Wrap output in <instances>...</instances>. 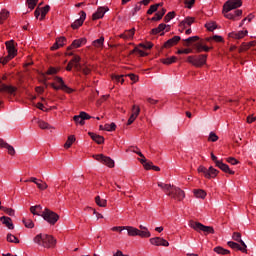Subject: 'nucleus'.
Instances as JSON below:
<instances>
[{"instance_id": "nucleus-22", "label": "nucleus", "mask_w": 256, "mask_h": 256, "mask_svg": "<svg viewBox=\"0 0 256 256\" xmlns=\"http://www.w3.org/2000/svg\"><path fill=\"white\" fill-rule=\"evenodd\" d=\"M67 43V38L65 37H59L56 39V42L51 47V51H57V49H60V47H63Z\"/></svg>"}, {"instance_id": "nucleus-26", "label": "nucleus", "mask_w": 256, "mask_h": 256, "mask_svg": "<svg viewBox=\"0 0 256 256\" xmlns=\"http://www.w3.org/2000/svg\"><path fill=\"white\" fill-rule=\"evenodd\" d=\"M124 231H127L129 237H138L139 229L133 226H124Z\"/></svg>"}, {"instance_id": "nucleus-6", "label": "nucleus", "mask_w": 256, "mask_h": 256, "mask_svg": "<svg viewBox=\"0 0 256 256\" xmlns=\"http://www.w3.org/2000/svg\"><path fill=\"white\" fill-rule=\"evenodd\" d=\"M168 197H171V199L175 201H183L185 199V191L181 190L179 187L173 186L168 193Z\"/></svg>"}, {"instance_id": "nucleus-24", "label": "nucleus", "mask_w": 256, "mask_h": 256, "mask_svg": "<svg viewBox=\"0 0 256 256\" xmlns=\"http://www.w3.org/2000/svg\"><path fill=\"white\" fill-rule=\"evenodd\" d=\"M89 137H91L92 140L95 141L98 145H103L105 143V138L101 135L95 134L93 132L88 133Z\"/></svg>"}, {"instance_id": "nucleus-34", "label": "nucleus", "mask_w": 256, "mask_h": 256, "mask_svg": "<svg viewBox=\"0 0 256 256\" xmlns=\"http://www.w3.org/2000/svg\"><path fill=\"white\" fill-rule=\"evenodd\" d=\"M194 195L197 197V199H205L207 197V192L202 189L194 190Z\"/></svg>"}, {"instance_id": "nucleus-18", "label": "nucleus", "mask_w": 256, "mask_h": 256, "mask_svg": "<svg viewBox=\"0 0 256 256\" xmlns=\"http://www.w3.org/2000/svg\"><path fill=\"white\" fill-rule=\"evenodd\" d=\"M228 246H230L231 249H235L236 251H241L242 253H247V244L239 245V243L229 241L227 243Z\"/></svg>"}, {"instance_id": "nucleus-3", "label": "nucleus", "mask_w": 256, "mask_h": 256, "mask_svg": "<svg viewBox=\"0 0 256 256\" xmlns=\"http://www.w3.org/2000/svg\"><path fill=\"white\" fill-rule=\"evenodd\" d=\"M191 229L197 231L198 233H206V235H213L215 234V229L211 226H205L201 222H190Z\"/></svg>"}, {"instance_id": "nucleus-64", "label": "nucleus", "mask_w": 256, "mask_h": 256, "mask_svg": "<svg viewBox=\"0 0 256 256\" xmlns=\"http://www.w3.org/2000/svg\"><path fill=\"white\" fill-rule=\"evenodd\" d=\"M141 9V2H138L135 7L132 10V15H137L139 13V10Z\"/></svg>"}, {"instance_id": "nucleus-40", "label": "nucleus", "mask_w": 256, "mask_h": 256, "mask_svg": "<svg viewBox=\"0 0 256 256\" xmlns=\"http://www.w3.org/2000/svg\"><path fill=\"white\" fill-rule=\"evenodd\" d=\"M214 252L217 253L218 255H229L230 251L221 247L217 246L214 248Z\"/></svg>"}, {"instance_id": "nucleus-23", "label": "nucleus", "mask_w": 256, "mask_h": 256, "mask_svg": "<svg viewBox=\"0 0 256 256\" xmlns=\"http://www.w3.org/2000/svg\"><path fill=\"white\" fill-rule=\"evenodd\" d=\"M179 41H181V36H174L173 38L167 40L165 43H164V47L166 49H169L171 47H174V45H177V43H179Z\"/></svg>"}, {"instance_id": "nucleus-30", "label": "nucleus", "mask_w": 256, "mask_h": 256, "mask_svg": "<svg viewBox=\"0 0 256 256\" xmlns=\"http://www.w3.org/2000/svg\"><path fill=\"white\" fill-rule=\"evenodd\" d=\"M219 175V170L213 168V166H210L208 168V173L206 174V179H215Z\"/></svg>"}, {"instance_id": "nucleus-27", "label": "nucleus", "mask_w": 256, "mask_h": 256, "mask_svg": "<svg viewBox=\"0 0 256 256\" xmlns=\"http://www.w3.org/2000/svg\"><path fill=\"white\" fill-rule=\"evenodd\" d=\"M192 23H195L194 17H186L183 21L180 22L179 27H183L187 29V27H191Z\"/></svg>"}, {"instance_id": "nucleus-17", "label": "nucleus", "mask_w": 256, "mask_h": 256, "mask_svg": "<svg viewBox=\"0 0 256 256\" xmlns=\"http://www.w3.org/2000/svg\"><path fill=\"white\" fill-rule=\"evenodd\" d=\"M86 43H87V38L76 39L68 47V51H71V49H79V47H83V45H85Z\"/></svg>"}, {"instance_id": "nucleus-61", "label": "nucleus", "mask_w": 256, "mask_h": 256, "mask_svg": "<svg viewBox=\"0 0 256 256\" xmlns=\"http://www.w3.org/2000/svg\"><path fill=\"white\" fill-rule=\"evenodd\" d=\"M123 75H114L112 76L113 81H117V83H125V79H123Z\"/></svg>"}, {"instance_id": "nucleus-48", "label": "nucleus", "mask_w": 256, "mask_h": 256, "mask_svg": "<svg viewBox=\"0 0 256 256\" xmlns=\"http://www.w3.org/2000/svg\"><path fill=\"white\" fill-rule=\"evenodd\" d=\"M115 129H117V125L115 124V122L104 125V131H115Z\"/></svg>"}, {"instance_id": "nucleus-33", "label": "nucleus", "mask_w": 256, "mask_h": 256, "mask_svg": "<svg viewBox=\"0 0 256 256\" xmlns=\"http://www.w3.org/2000/svg\"><path fill=\"white\" fill-rule=\"evenodd\" d=\"M77 71H81L83 75L91 74V68H89V65L87 64H80V68Z\"/></svg>"}, {"instance_id": "nucleus-19", "label": "nucleus", "mask_w": 256, "mask_h": 256, "mask_svg": "<svg viewBox=\"0 0 256 256\" xmlns=\"http://www.w3.org/2000/svg\"><path fill=\"white\" fill-rule=\"evenodd\" d=\"M248 34H249V31L241 30L238 32H230L228 34V37H230V39H243L244 37H247Z\"/></svg>"}, {"instance_id": "nucleus-20", "label": "nucleus", "mask_w": 256, "mask_h": 256, "mask_svg": "<svg viewBox=\"0 0 256 256\" xmlns=\"http://www.w3.org/2000/svg\"><path fill=\"white\" fill-rule=\"evenodd\" d=\"M106 11H109V8L99 7L97 11L92 15L93 21H97V19H103V17H105Z\"/></svg>"}, {"instance_id": "nucleus-32", "label": "nucleus", "mask_w": 256, "mask_h": 256, "mask_svg": "<svg viewBox=\"0 0 256 256\" xmlns=\"http://www.w3.org/2000/svg\"><path fill=\"white\" fill-rule=\"evenodd\" d=\"M41 211H43V207H41V205L30 207V212L32 213V215H38L41 217Z\"/></svg>"}, {"instance_id": "nucleus-53", "label": "nucleus", "mask_w": 256, "mask_h": 256, "mask_svg": "<svg viewBox=\"0 0 256 256\" xmlns=\"http://www.w3.org/2000/svg\"><path fill=\"white\" fill-rule=\"evenodd\" d=\"M208 141L215 143V142L219 141V136H217V134H215V132H210Z\"/></svg>"}, {"instance_id": "nucleus-46", "label": "nucleus", "mask_w": 256, "mask_h": 256, "mask_svg": "<svg viewBox=\"0 0 256 256\" xmlns=\"http://www.w3.org/2000/svg\"><path fill=\"white\" fill-rule=\"evenodd\" d=\"M205 27H206V29H208V31L213 32V31H215V29H217V23L216 22H207L205 24Z\"/></svg>"}, {"instance_id": "nucleus-50", "label": "nucleus", "mask_w": 256, "mask_h": 256, "mask_svg": "<svg viewBox=\"0 0 256 256\" xmlns=\"http://www.w3.org/2000/svg\"><path fill=\"white\" fill-rule=\"evenodd\" d=\"M36 185L38 189H40V191H45V189L49 187V185H47V183H45L43 180H38V183Z\"/></svg>"}, {"instance_id": "nucleus-13", "label": "nucleus", "mask_w": 256, "mask_h": 256, "mask_svg": "<svg viewBox=\"0 0 256 256\" xmlns=\"http://www.w3.org/2000/svg\"><path fill=\"white\" fill-rule=\"evenodd\" d=\"M85 19H87V13L85 11L80 12V18L76 19L72 24L71 27L72 29H79L85 23Z\"/></svg>"}, {"instance_id": "nucleus-55", "label": "nucleus", "mask_w": 256, "mask_h": 256, "mask_svg": "<svg viewBox=\"0 0 256 256\" xmlns=\"http://www.w3.org/2000/svg\"><path fill=\"white\" fill-rule=\"evenodd\" d=\"M1 209H2V211H4V213L9 215L10 217H14L15 216V210H13V208L2 207Z\"/></svg>"}, {"instance_id": "nucleus-47", "label": "nucleus", "mask_w": 256, "mask_h": 256, "mask_svg": "<svg viewBox=\"0 0 256 256\" xmlns=\"http://www.w3.org/2000/svg\"><path fill=\"white\" fill-rule=\"evenodd\" d=\"M38 127L40 129H52L53 127H51V125H49V123L43 121V120H39L38 121Z\"/></svg>"}, {"instance_id": "nucleus-10", "label": "nucleus", "mask_w": 256, "mask_h": 256, "mask_svg": "<svg viewBox=\"0 0 256 256\" xmlns=\"http://www.w3.org/2000/svg\"><path fill=\"white\" fill-rule=\"evenodd\" d=\"M77 71L78 69H81V57L78 55H75L73 59H71L66 67V71H71L72 69Z\"/></svg>"}, {"instance_id": "nucleus-56", "label": "nucleus", "mask_w": 256, "mask_h": 256, "mask_svg": "<svg viewBox=\"0 0 256 256\" xmlns=\"http://www.w3.org/2000/svg\"><path fill=\"white\" fill-rule=\"evenodd\" d=\"M139 113H141V108H139L137 105H133L132 115H134V117H139Z\"/></svg>"}, {"instance_id": "nucleus-37", "label": "nucleus", "mask_w": 256, "mask_h": 256, "mask_svg": "<svg viewBox=\"0 0 256 256\" xmlns=\"http://www.w3.org/2000/svg\"><path fill=\"white\" fill-rule=\"evenodd\" d=\"M95 203L98 205V207H107V200L102 199L101 196L95 197Z\"/></svg>"}, {"instance_id": "nucleus-7", "label": "nucleus", "mask_w": 256, "mask_h": 256, "mask_svg": "<svg viewBox=\"0 0 256 256\" xmlns=\"http://www.w3.org/2000/svg\"><path fill=\"white\" fill-rule=\"evenodd\" d=\"M93 158L96 161H99L100 163H102L103 165H106V167H109L110 169H113V167H115V161H113L111 157L105 156L103 154H96V155H93Z\"/></svg>"}, {"instance_id": "nucleus-57", "label": "nucleus", "mask_w": 256, "mask_h": 256, "mask_svg": "<svg viewBox=\"0 0 256 256\" xmlns=\"http://www.w3.org/2000/svg\"><path fill=\"white\" fill-rule=\"evenodd\" d=\"M159 9V5H151L150 8L147 10V15H153Z\"/></svg>"}, {"instance_id": "nucleus-62", "label": "nucleus", "mask_w": 256, "mask_h": 256, "mask_svg": "<svg viewBox=\"0 0 256 256\" xmlns=\"http://www.w3.org/2000/svg\"><path fill=\"white\" fill-rule=\"evenodd\" d=\"M11 59H13V57L9 56L8 54L6 57L0 58V63H2V65H7Z\"/></svg>"}, {"instance_id": "nucleus-63", "label": "nucleus", "mask_w": 256, "mask_h": 256, "mask_svg": "<svg viewBox=\"0 0 256 256\" xmlns=\"http://www.w3.org/2000/svg\"><path fill=\"white\" fill-rule=\"evenodd\" d=\"M226 161L227 163H230V165H239V161L234 157H228Z\"/></svg>"}, {"instance_id": "nucleus-54", "label": "nucleus", "mask_w": 256, "mask_h": 256, "mask_svg": "<svg viewBox=\"0 0 256 256\" xmlns=\"http://www.w3.org/2000/svg\"><path fill=\"white\" fill-rule=\"evenodd\" d=\"M171 19H175V12H168L166 14V16L164 17V21L165 23H169V21H171Z\"/></svg>"}, {"instance_id": "nucleus-12", "label": "nucleus", "mask_w": 256, "mask_h": 256, "mask_svg": "<svg viewBox=\"0 0 256 256\" xmlns=\"http://www.w3.org/2000/svg\"><path fill=\"white\" fill-rule=\"evenodd\" d=\"M17 92V87L12 85H7L0 80V93H8V95H15Z\"/></svg>"}, {"instance_id": "nucleus-38", "label": "nucleus", "mask_w": 256, "mask_h": 256, "mask_svg": "<svg viewBox=\"0 0 256 256\" xmlns=\"http://www.w3.org/2000/svg\"><path fill=\"white\" fill-rule=\"evenodd\" d=\"M22 223L27 229H33L35 227V223L30 218H23Z\"/></svg>"}, {"instance_id": "nucleus-1", "label": "nucleus", "mask_w": 256, "mask_h": 256, "mask_svg": "<svg viewBox=\"0 0 256 256\" xmlns=\"http://www.w3.org/2000/svg\"><path fill=\"white\" fill-rule=\"evenodd\" d=\"M34 243L39 245L40 247H44L45 249H51L55 247L57 240L52 235L46 233L37 234L34 239Z\"/></svg>"}, {"instance_id": "nucleus-58", "label": "nucleus", "mask_w": 256, "mask_h": 256, "mask_svg": "<svg viewBox=\"0 0 256 256\" xmlns=\"http://www.w3.org/2000/svg\"><path fill=\"white\" fill-rule=\"evenodd\" d=\"M189 53H193V49H191V48H185V49H183V50H178L177 51V54L178 55H189Z\"/></svg>"}, {"instance_id": "nucleus-42", "label": "nucleus", "mask_w": 256, "mask_h": 256, "mask_svg": "<svg viewBox=\"0 0 256 256\" xmlns=\"http://www.w3.org/2000/svg\"><path fill=\"white\" fill-rule=\"evenodd\" d=\"M138 237L149 239V237H151V232L149 230H138Z\"/></svg>"}, {"instance_id": "nucleus-28", "label": "nucleus", "mask_w": 256, "mask_h": 256, "mask_svg": "<svg viewBox=\"0 0 256 256\" xmlns=\"http://www.w3.org/2000/svg\"><path fill=\"white\" fill-rule=\"evenodd\" d=\"M0 221L5 225L8 229H15V226L13 225V220H11L10 217L2 216L0 218Z\"/></svg>"}, {"instance_id": "nucleus-8", "label": "nucleus", "mask_w": 256, "mask_h": 256, "mask_svg": "<svg viewBox=\"0 0 256 256\" xmlns=\"http://www.w3.org/2000/svg\"><path fill=\"white\" fill-rule=\"evenodd\" d=\"M243 5V1L241 0H228L224 3L223 8L225 13H229L234 9H239Z\"/></svg>"}, {"instance_id": "nucleus-51", "label": "nucleus", "mask_w": 256, "mask_h": 256, "mask_svg": "<svg viewBox=\"0 0 256 256\" xmlns=\"http://www.w3.org/2000/svg\"><path fill=\"white\" fill-rule=\"evenodd\" d=\"M7 241H8V243H19V238H17L13 234H8L7 235Z\"/></svg>"}, {"instance_id": "nucleus-60", "label": "nucleus", "mask_w": 256, "mask_h": 256, "mask_svg": "<svg viewBox=\"0 0 256 256\" xmlns=\"http://www.w3.org/2000/svg\"><path fill=\"white\" fill-rule=\"evenodd\" d=\"M209 169H207L205 166H199L198 167V173H203L205 179H207V173Z\"/></svg>"}, {"instance_id": "nucleus-25", "label": "nucleus", "mask_w": 256, "mask_h": 256, "mask_svg": "<svg viewBox=\"0 0 256 256\" xmlns=\"http://www.w3.org/2000/svg\"><path fill=\"white\" fill-rule=\"evenodd\" d=\"M135 36V28H131L130 30H125L122 34L119 35L120 39H133Z\"/></svg>"}, {"instance_id": "nucleus-4", "label": "nucleus", "mask_w": 256, "mask_h": 256, "mask_svg": "<svg viewBox=\"0 0 256 256\" xmlns=\"http://www.w3.org/2000/svg\"><path fill=\"white\" fill-rule=\"evenodd\" d=\"M41 217L44 219V221L48 222L49 225H55L57 221H59V214L49 210V208L44 209Z\"/></svg>"}, {"instance_id": "nucleus-43", "label": "nucleus", "mask_w": 256, "mask_h": 256, "mask_svg": "<svg viewBox=\"0 0 256 256\" xmlns=\"http://www.w3.org/2000/svg\"><path fill=\"white\" fill-rule=\"evenodd\" d=\"M103 43H105V37H100L92 42L93 47H103Z\"/></svg>"}, {"instance_id": "nucleus-31", "label": "nucleus", "mask_w": 256, "mask_h": 256, "mask_svg": "<svg viewBox=\"0 0 256 256\" xmlns=\"http://www.w3.org/2000/svg\"><path fill=\"white\" fill-rule=\"evenodd\" d=\"M167 29V24L161 23L158 25V27L153 28L151 30L152 35H158V33H161L162 31H165Z\"/></svg>"}, {"instance_id": "nucleus-59", "label": "nucleus", "mask_w": 256, "mask_h": 256, "mask_svg": "<svg viewBox=\"0 0 256 256\" xmlns=\"http://www.w3.org/2000/svg\"><path fill=\"white\" fill-rule=\"evenodd\" d=\"M139 47H142L143 49H153V43L152 42L140 43Z\"/></svg>"}, {"instance_id": "nucleus-15", "label": "nucleus", "mask_w": 256, "mask_h": 256, "mask_svg": "<svg viewBox=\"0 0 256 256\" xmlns=\"http://www.w3.org/2000/svg\"><path fill=\"white\" fill-rule=\"evenodd\" d=\"M222 13L226 19L235 21V17H241L243 15V10H235L234 13H229L225 12V8H223Z\"/></svg>"}, {"instance_id": "nucleus-41", "label": "nucleus", "mask_w": 256, "mask_h": 256, "mask_svg": "<svg viewBox=\"0 0 256 256\" xmlns=\"http://www.w3.org/2000/svg\"><path fill=\"white\" fill-rule=\"evenodd\" d=\"M9 18V11L3 9L0 11V23H4Z\"/></svg>"}, {"instance_id": "nucleus-11", "label": "nucleus", "mask_w": 256, "mask_h": 256, "mask_svg": "<svg viewBox=\"0 0 256 256\" xmlns=\"http://www.w3.org/2000/svg\"><path fill=\"white\" fill-rule=\"evenodd\" d=\"M150 244L155 247H169V241L165 240L162 237H153L150 238Z\"/></svg>"}, {"instance_id": "nucleus-45", "label": "nucleus", "mask_w": 256, "mask_h": 256, "mask_svg": "<svg viewBox=\"0 0 256 256\" xmlns=\"http://www.w3.org/2000/svg\"><path fill=\"white\" fill-rule=\"evenodd\" d=\"M183 41H185V46L189 47V43H195V41H199V36H191L187 39H184Z\"/></svg>"}, {"instance_id": "nucleus-49", "label": "nucleus", "mask_w": 256, "mask_h": 256, "mask_svg": "<svg viewBox=\"0 0 256 256\" xmlns=\"http://www.w3.org/2000/svg\"><path fill=\"white\" fill-rule=\"evenodd\" d=\"M37 1L39 0H26L28 9H30V11H33V9H35V7L37 6Z\"/></svg>"}, {"instance_id": "nucleus-5", "label": "nucleus", "mask_w": 256, "mask_h": 256, "mask_svg": "<svg viewBox=\"0 0 256 256\" xmlns=\"http://www.w3.org/2000/svg\"><path fill=\"white\" fill-rule=\"evenodd\" d=\"M54 81H56V83H58L59 85H55V83H51V87L54 88L55 91H65V93L71 94L73 93L72 88H70L69 86H67L65 84V81H63V78L59 77V76H55L54 77Z\"/></svg>"}, {"instance_id": "nucleus-14", "label": "nucleus", "mask_w": 256, "mask_h": 256, "mask_svg": "<svg viewBox=\"0 0 256 256\" xmlns=\"http://www.w3.org/2000/svg\"><path fill=\"white\" fill-rule=\"evenodd\" d=\"M194 49L196 50V53H203V51L205 53H209V51H211L213 47H209L203 44V42H197L196 44H194Z\"/></svg>"}, {"instance_id": "nucleus-35", "label": "nucleus", "mask_w": 256, "mask_h": 256, "mask_svg": "<svg viewBox=\"0 0 256 256\" xmlns=\"http://www.w3.org/2000/svg\"><path fill=\"white\" fill-rule=\"evenodd\" d=\"M74 141H76L75 135L68 136V139L64 144V149H71V145H73Z\"/></svg>"}, {"instance_id": "nucleus-2", "label": "nucleus", "mask_w": 256, "mask_h": 256, "mask_svg": "<svg viewBox=\"0 0 256 256\" xmlns=\"http://www.w3.org/2000/svg\"><path fill=\"white\" fill-rule=\"evenodd\" d=\"M187 63H190L194 67H203L207 63V54L192 55L187 57Z\"/></svg>"}, {"instance_id": "nucleus-9", "label": "nucleus", "mask_w": 256, "mask_h": 256, "mask_svg": "<svg viewBox=\"0 0 256 256\" xmlns=\"http://www.w3.org/2000/svg\"><path fill=\"white\" fill-rule=\"evenodd\" d=\"M89 119H92V117L85 111H82L79 113V115H75L73 117L75 124L81 126L85 125V121H89Z\"/></svg>"}, {"instance_id": "nucleus-29", "label": "nucleus", "mask_w": 256, "mask_h": 256, "mask_svg": "<svg viewBox=\"0 0 256 256\" xmlns=\"http://www.w3.org/2000/svg\"><path fill=\"white\" fill-rule=\"evenodd\" d=\"M157 185H158V187H160V189H162V191H164V193L166 195H169V193H171V190L173 189V185H171V184H165L163 182H158Z\"/></svg>"}, {"instance_id": "nucleus-21", "label": "nucleus", "mask_w": 256, "mask_h": 256, "mask_svg": "<svg viewBox=\"0 0 256 256\" xmlns=\"http://www.w3.org/2000/svg\"><path fill=\"white\" fill-rule=\"evenodd\" d=\"M216 167H218V169H221V171H223L224 173H228L229 175H235V171L231 170V168H229V165L223 163V161L216 162Z\"/></svg>"}, {"instance_id": "nucleus-44", "label": "nucleus", "mask_w": 256, "mask_h": 256, "mask_svg": "<svg viewBox=\"0 0 256 256\" xmlns=\"http://www.w3.org/2000/svg\"><path fill=\"white\" fill-rule=\"evenodd\" d=\"M232 239L234 241H237V243H239L241 245H245V242L241 239V233H239V232H234L232 235Z\"/></svg>"}, {"instance_id": "nucleus-36", "label": "nucleus", "mask_w": 256, "mask_h": 256, "mask_svg": "<svg viewBox=\"0 0 256 256\" xmlns=\"http://www.w3.org/2000/svg\"><path fill=\"white\" fill-rule=\"evenodd\" d=\"M175 61H177V57H175V56L161 59V63H163V65H173V63H175Z\"/></svg>"}, {"instance_id": "nucleus-16", "label": "nucleus", "mask_w": 256, "mask_h": 256, "mask_svg": "<svg viewBox=\"0 0 256 256\" xmlns=\"http://www.w3.org/2000/svg\"><path fill=\"white\" fill-rule=\"evenodd\" d=\"M5 45L8 51V55L12 58H15V56L17 55V49H15V44L13 43V40L6 41Z\"/></svg>"}, {"instance_id": "nucleus-52", "label": "nucleus", "mask_w": 256, "mask_h": 256, "mask_svg": "<svg viewBox=\"0 0 256 256\" xmlns=\"http://www.w3.org/2000/svg\"><path fill=\"white\" fill-rule=\"evenodd\" d=\"M60 69L56 68V67H50L47 71H46V75H57V73H59Z\"/></svg>"}, {"instance_id": "nucleus-39", "label": "nucleus", "mask_w": 256, "mask_h": 256, "mask_svg": "<svg viewBox=\"0 0 256 256\" xmlns=\"http://www.w3.org/2000/svg\"><path fill=\"white\" fill-rule=\"evenodd\" d=\"M51 10V7L49 5H46L40 9L41 16H40V21H43L45 19L47 13Z\"/></svg>"}]
</instances>
